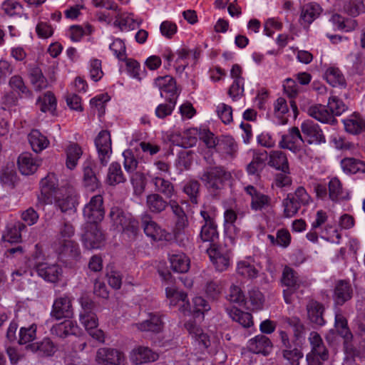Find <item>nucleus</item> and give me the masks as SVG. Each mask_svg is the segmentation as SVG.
<instances>
[{"instance_id":"nucleus-4","label":"nucleus","mask_w":365,"mask_h":365,"mask_svg":"<svg viewBox=\"0 0 365 365\" xmlns=\"http://www.w3.org/2000/svg\"><path fill=\"white\" fill-rule=\"evenodd\" d=\"M53 200L55 206L62 212L71 214L76 212L78 199L72 187H61Z\"/></svg>"},{"instance_id":"nucleus-51","label":"nucleus","mask_w":365,"mask_h":365,"mask_svg":"<svg viewBox=\"0 0 365 365\" xmlns=\"http://www.w3.org/2000/svg\"><path fill=\"white\" fill-rule=\"evenodd\" d=\"M36 325L31 324L29 327H21L19 331V343L25 344L32 341L36 338Z\"/></svg>"},{"instance_id":"nucleus-20","label":"nucleus","mask_w":365,"mask_h":365,"mask_svg":"<svg viewBox=\"0 0 365 365\" xmlns=\"http://www.w3.org/2000/svg\"><path fill=\"white\" fill-rule=\"evenodd\" d=\"M159 193H150L146 197V207L150 213L160 214L164 212L170 203Z\"/></svg>"},{"instance_id":"nucleus-50","label":"nucleus","mask_w":365,"mask_h":365,"mask_svg":"<svg viewBox=\"0 0 365 365\" xmlns=\"http://www.w3.org/2000/svg\"><path fill=\"white\" fill-rule=\"evenodd\" d=\"M329 197L332 201H338L342 195V186L339 179L333 178L328 184Z\"/></svg>"},{"instance_id":"nucleus-15","label":"nucleus","mask_w":365,"mask_h":365,"mask_svg":"<svg viewBox=\"0 0 365 365\" xmlns=\"http://www.w3.org/2000/svg\"><path fill=\"white\" fill-rule=\"evenodd\" d=\"M307 318L314 328L324 326L326 321L324 318V305L315 300H310L307 304Z\"/></svg>"},{"instance_id":"nucleus-55","label":"nucleus","mask_w":365,"mask_h":365,"mask_svg":"<svg viewBox=\"0 0 365 365\" xmlns=\"http://www.w3.org/2000/svg\"><path fill=\"white\" fill-rule=\"evenodd\" d=\"M237 273L248 278H255L257 276L258 270L247 262H240L237 264Z\"/></svg>"},{"instance_id":"nucleus-23","label":"nucleus","mask_w":365,"mask_h":365,"mask_svg":"<svg viewBox=\"0 0 365 365\" xmlns=\"http://www.w3.org/2000/svg\"><path fill=\"white\" fill-rule=\"evenodd\" d=\"M248 349L255 354L268 355L272 349L269 339L264 335H258L249 341Z\"/></svg>"},{"instance_id":"nucleus-39","label":"nucleus","mask_w":365,"mask_h":365,"mask_svg":"<svg viewBox=\"0 0 365 365\" xmlns=\"http://www.w3.org/2000/svg\"><path fill=\"white\" fill-rule=\"evenodd\" d=\"M322 9L319 4L309 3L302 7L300 19L307 24H310L320 14Z\"/></svg>"},{"instance_id":"nucleus-10","label":"nucleus","mask_w":365,"mask_h":365,"mask_svg":"<svg viewBox=\"0 0 365 365\" xmlns=\"http://www.w3.org/2000/svg\"><path fill=\"white\" fill-rule=\"evenodd\" d=\"M34 269L40 277L51 283L58 282L62 274L61 267L56 263L38 262Z\"/></svg>"},{"instance_id":"nucleus-21","label":"nucleus","mask_w":365,"mask_h":365,"mask_svg":"<svg viewBox=\"0 0 365 365\" xmlns=\"http://www.w3.org/2000/svg\"><path fill=\"white\" fill-rule=\"evenodd\" d=\"M152 183L154 185L155 193H159L165 199H171L176 195V190L173 183L169 180L162 177H154L152 179Z\"/></svg>"},{"instance_id":"nucleus-48","label":"nucleus","mask_w":365,"mask_h":365,"mask_svg":"<svg viewBox=\"0 0 365 365\" xmlns=\"http://www.w3.org/2000/svg\"><path fill=\"white\" fill-rule=\"evenodd\" d=\"M41 110L43 112H50L52 115H55L56 110V99L53 93L48 91L45 93L41 99Z\"/></svg>"},{"instance_id":"nucleus-38","label":"nucleus","mask_w":365,"mask_h":365,"mask_svg":"<svg viewBox=\"0 0 365 365\" xmlns=\"http://www.w3.org/2000/svg\"><path fill=\"white\" fill-rule=\"evenodd\" d=\"M126 180L120 165L118 163H113L110 165L106 178V182L110 185H115Z\"/></svg>"},{"instance_id":"nucleus-31","label":"nucleus","mask_w":365,"mask_h":365,"mask_svg":"<svg viewBox=\"0 0 365 365\" xmlns=\"http://www.w3.org/2000/svg\"><path fill=\"white\" fill-rule=\"evenodd\" d=\"M268 165L278 170L289 173V163L287 155L281 150H274L269 154Z\"/></svg>"},{"instance_id":"nucleus-18","label":"nucleus","mask_w":365,"mask_h":365,"mask_svg":"<svg viewBox=\"0 0 365 365\" xmlns=\"http://www.w3.org/2000/svg\"><path fill=\"white\" fill-rule=\"evenodd\" d=\"M300 142H303V139L299 130L297 127H293L289 130L288 134L282 135L279 146L296 153L300 150Z\"/></svg>"},{"instance_id":"nucleus-64","label":"nucleus","mask_w":365,"mask_h":365,"mask_svg":"<svg viewBox=\"0 0 365 365\" xmlns=\"http://www.w3.org/2000/svg\"><path fill=\"white\" fill-rule=\"evenodd\" d=\"M131 183L135 191L142 192L146 185V178L143 173L135 172L130 177Z\"/></svg>"},{"instance_id":"nucleus-26","label":"nucleus","mask_w":365,"mask_h":365,"mask_svg":"<svg viewBox=\"0 0 365 365\" xmlns=\"http://www.w3.org/2000/svg\"><path fill=\"white\" fill-rule=\"evenodd\" d=\"M51 331L52 334L64 339L69 335L76 334L78 332V326L71 320H65L63 322L53 325Z\"/></svg>"},{"instance_id":"nucleus-59","label":"nucleus","mask_w":365,"mask_h":365,"mask_svg":"<svg viewBox=\"0 0 365 365\" xmlns=\"http://www.w3.org/2000/svg\"><path fill=\"white\" fill-rule=\"evenodd\" d=\"M2 9L7 15L13 16L19 14L18 11L22 10L23 6L16 0H6L2 4Z\"/></svg>"},{"instance_id":"nucleus-47","label":"nucleus","mask_w":365,"mask_h":365,"mask_svg":"<svg viewBox=\"0 0 365 365\" xmlns=\"http://www.w3.org/2000/svg\"><path fill=\"white\" fill-rule=\"evenodd\" d=\"M200 185L197 180H190L183 187V192L190 197L192 203L197 204Z\"/></svg>"},{"instance_id":"nucleus-57","label":"nucleus","mask_w":365,"mask_h":365,"mask_svg":"<svg viewBox=\"0 0 365 365\" xmlns=\"http://www.w3.org/2000/svg\"><path fill=\"white\" fill-rule=\"evenodd\" d=\"M121 230L125 235L128 236L130 240H135L139 233L138 221L132 217L131 220L126 224V225L123 227Z\"/></svg>"},{"instance_id":"nucleus-58","label":"nucleus","mask_w":365,"mask_h":365,"mask_svg":"<svg viewBox=\"0 0 365 365\" xmlns=\"http://www.w3.org/2000/svg\"><path fill=\"white\" fill-rule=\"evenodd\" d=\"M227 299L231 302L237 303L239 304H245V296L241 289L236 286L232 285L230 288Z\"/></svg>"},{"instance_id":"nucleus-54","label":"nucleus","mask_w":365,"mask_h":365,"mask_svg":"<svg viewBox=\"0 0 365 365\" xmlns=\"http://www.w3.org/2000/svg\"><path fill=\"white\" fill-rule=\"evenodd\" d=\"M176 101L174 98H169L168 103L160 104L155 109V115L159 118H165L167 116L171 115L175 106Z\"/></svg>"},{"instance_id":"nucleus-63","label":"nucleus","mask_w":365,"mask_h":365,"mask_svg":"<svg viewBox=\"0 0 365 365\" xmlns=\"http://www.w3.org/2000/svg\"><path fill=\"white\" fill-rule=\"evenodd\" d=\"M249 302L252 309H260L264 302L263 295L258 289H252L249 292Z\"/></svg>"},{"instance_id":"nucleus-11","label":"nucleus","mask_w":365,"mask_h":365,"mask_svg":"<svg viewBox=\"0 0 365 365\" xmlns=\"http://www.w3.org/2000/svg\"><path fill=\"white\" fill-rule=\"evenodd\" d=\"M95 145L101 163L103 166L106 165L112 153L110 133L108 130H101L95 140Z\"/></svg>"},{"instance_id":"nucleus-42","label":"nucleus","mask_w":365,"mask_h":365,"mask_svg":"<svg viewBox=\"0 0 365 365\" xmlns=\"http://www.w3.org/2000/svg\"><path fill=\"white\" fill-rule=\"evenodd\" d=\"M158 359V355L148 347L139 346L135 349V361L136 364H143L155 361Z\"/></svg>"},{"instance_id":"nucleus-49","label":"nucleus","mask_w":365,"mask_h":365,"mask_svg":"<svg viewBox=\"0 0 365 365\" xmlns=\"http://www.w3.org/2000/svg\"><path fill=\"white\" fill-rule=\"evenodd\" d=\"M285 322L292 327L294 336L296 340L303 337L305 334V326L299 317H288L285 319Z\"/></svg>"},{"instance_id":"nucleus-61","label":"nucleus","mask_w":365,"mask_h":365,"mask_svg":"<svg viewBox=\"0 0 365 365\" xmlns=\"http://www.w3.org/2000/svg\"><path fill=\"white\" fill-rule=\"evenodd\" d=\"M80 321L87 330L97 328L98 324V318L94 312L80 314Z\"/></svg>"},{"instance_id":"nucleus-40","label":"nucleus","mask_w":365,"mask_h":365,"mask_svg":"<svg viewBox=\"0 0 365 365\" xmlns=\"http://www.w3.org/2000/svg\"><path fill=\"white\" fill-rule=\"evenodd\" d=\"M226 311L234 321L237 322L243 327H250L252 325V317L250 313L244 312L235 307L226 308Z\"/></svg>"},{"instance_id":"nucleus-1","label":"nucleus","mask_w":365,"mask_h":365,"mask_svg":"<svg viewBox=\"0 0 365 365\" xmlns=\"http://www.w3.org/2000/svg\"><path fill=\"white\" fill-rule=\"evenodd\" d=\"M308 341L310 351L306 355L307 365H324L330 354L320 334L314 331L309 333Z\"/></svg>"},{"instance_id":"nucleus-37","label":"nucleus","mask_w":365,"mask_h":365,"mask_svg":"<svg viewBox=\"0 0 365 365\" xmlns=\"http://www.w3.org/2000/svg\"><path fill=\"white\" fill-rule=\"evenodd\" d=\"M343 170L349 174L365 173V162L354 158H346L341 161Z\"/></svg>"},{"instance_id":"nucleus-16","label":"nucleus","mask_w":365,"mask_h":365,"mask_svg":"<svg viewBox=\"0 0 365 365\" xmlns=\"http://www.w3.org/2000/svg\"><path fill=\"white\" fill-rule=\"evenodd\" d=\"M166 296L169 299L170 306L178 307L179 310L186 314L190 312V305L185 292L178 291L173 287L166 288Z\"/></svg>"},{"instance_id":"nucleus-24","label":"nucleus","mask_w":365,"mask_h":365,"mask_svg":"<svg viewBox=\"0 0 365 365\" xmlns=\"http://www.w3.org/2000/svg\"><path fill=\"white\" fill-rule=\"evenodd\" d=\"M302 131L308 138L309 143H325V137L319 126L312 121H307L302 124Z\"/></svg>"},{"instance_id":"nucleus-52","label":"nucleus","mask_w":365,"mask_h":365,"mask_svg":"<svg viewBox=\"0 0 365 365\" xmlns=\"http://www.w3.org/2000/svg\"><path fill=\"white\" fill-rule=\"evenodd\" d=\"M61 254L71 258L76 259L80 255V250L78 245L72 241L65 240L61 247Z\"/></svg>"},{"instance_id":"nucleus-62","label":"nucleus","mask_w":365,"mask_h":365,"mask_svg":"<svg viewBox=\"0 0 365 365\" xmlns=\"http://www.w3.org/2000/svg\"><path fill=\"white\" fill-rule=\"evenodd\" d=\"M21 218L29 226L36 224L39 218L38 212L31 207L21 213Z\"/></svg>"},{"instance_id":"nucleus-60","label":"nucleus","mask_w":365,"mask_h":365,"mask_svg":"<svg viewBox=\"0 0 365 365\" xmlns=\"http://www.w3.org/2000/svg\"><path fill=\"white\" fill-rule=\"evenodd\" d=\"M219 118L225 124H228L232 120V110L231 106L225 103H220L217 108Z\"/></svg>"},{"instance_id":"nucleus-12","label":"nucleus","mask_w":365,"mask_h":365,"mask_svg":"<svg viewBox=\"0 0 365 365\" xmlns=\"http://www.w3.org/2000/svg\"><path fill=\"white\" fill-rule=\"evenodd\" d=\"M73 309L71 299L67 295L58 297L55 299L51 316L56 319L71 318L73 317Z\"/></svg>"},{"instance_id":"nucleus-36","label":"nucleus","mask_w":365,"mask_h":365,"mask_svg":"<svg viewBox=\"0 0 365 365\" xmlns=\"http://www.w3.org/2000/svg\"><path fill=\"white\" fill-rule=\"evenodd\" d=\"M66 167L70 169H74L78 163V160L83 154L81 148L75 143H71L66 148Z\"/></svg>"},{"instance_id":"nucleus-53","label":"nucleus","mask_w":365,"mask_h":365,"mask_svg":"<svg viewBox=\"0 0 365 365\" xmlns=\"http://www.w3.org/2000/svg\"><path fill=\"white\" fill-rule=\"evenodd\" d=\"M344 9L349 15L352 16H356L365 10L361 0H351L344 5Z\"/></svg>"},{"instance_id":"nucleus-28","label":"nucleus","mask_w":365,"mask_h":365,"mask_svg":"<svg viewBox=\"0 0 365 365\" xmlns=\"http://www.w3.org/2000/svg\"><path fill=\"white\" fill-rule=\"evenodd\" d=\"M28 350L33 352H38L41 356H51L56 351V346L53 341L45 338L40 342L30 344L26 346Z\"/></svg>"},{"instance_id":"nucleus-5","label":"nucleus","mask_w":365,"mask_h":365,"mask_svg":"<svg viewBox=\"0 0 365 365\" xmlns=\"http://www.w3.org/2000/svg\"><path fill=\"white\" fill-rule=\"evenodd\" d=\"M207 252L217 270L223 272L229 267L231 251L226 246L212 243Z\"/></svg>"},{"instance_id":"nucleus-46","label":"nucleus","mask_w":365,"mask_h":365,"mask_svg":"<svg viewBox=\"0 0 365 365\" xmlns=\"http://www.w3.org/2000/svg\"><path fill=\"white\" fill-rule=\"evenodd\" d=\"M327 107L333 117L341 115L347 109L345 103L336 96H331L329 98Z\"/></svg>"},{"instance_id":"nucleus-14","label":"nucleus","mask_w":365,"mask_h":365,"mask_svg":"<svg viewBox=\"0 0 365 365\" xmlns=\"http://www.w3.org/2000/svg\"><path fill=\"white\" fill-rule=\"evenodd\" d=\"M96 360L102 365H120L124 355L117 349L103 347L97 351Z\"/></svg>"},{"instance_id":"nucleus-19","label":"nucleus","mask_w":365,"mask_h":365,"mask_svg":"<svg viewBox=\"0 0 365 365\" xmlns=\"http://www.w3.org/2000/svg\"><path fill=\"white\" fill-rule=\"evenodd\" d=\"M353 296V289L346 280H339L336 282L333 298L337 305H343L350 300Z\"/></svg>"},{"instance_id":"nucleus-43","label":"nucleus","mask_w":365,"mask_h":365,"mask_svg":"<svg viewBox=\"0 0 365 365\" xmlns=\"http://www.w3.org/2000/svg\"><path fill=\"white\" fill-rule=\"evenodd\" d=\"M199 237L204 242L214 243L219 237L217 224L202 225Z\"/></svg>"},{"instance_id":"nucleus-56","label":"nucleus","mask_w":365,"mask_h":365,"mask_svg":"<svg viewBox=\"0 0 365 365\" xmlns=\"http://www.w3.org/2000/svg\"><path fill=\"white\" fill-rule=\"evenodd\" d=\"M193 308L195 317L204 315V314L210 310L211 307L209 303L202 297H195L193 299Z\"/></svg>"},{"instance_id":"nucleus-33","label":"nucleus","mask_w":365,"mask_h":365,"mask_svg":"<svg viewBox=\"0 0 365 365\" xmlns=\"http://www.w3.org/2000/svg\"><path fill=\"white\" fill-rule=\"evenodd\" d=\"M29 76L36 91H41L48 86L47 79L38 66H34L31 67L29 71Z\"/></svg>"},{"instance_id":"nucleus-8","label":"nucleus","mask_w":365,"mask_h":365,"mask_svg":"<svg viewBox=\"0 0 365 365\" xmlns=\"http://www.w3.org/2000/svg\"><path fill=\"white\" fill-rule=\"evenodd\" d=\"M104 215L105 210L102 195L93 196L83 208V216L88 220V222L98 223L103 219Z\"/></svg>"},{"instance_id":"nucleus-30","label":"nucleus","mask_w":365,"mask_h":365,"mask_svg":"<svg viewBox=\"0 0 365 365\" xmlns=\"http://www.w3.org/2000/svg\"><path fill=\"white\" fill-rule=\"evenodd\" d=\"M109 217L112 221L113 226L116 229L121 230L123 227L131 220L133 216L130 213L124 212L118 207H113L110 209Z\"/></svg>"},{"instance_id":"nucleus-41","label":"nucleus","mask_w":365,"mask_h":365,"mask_svg":"<svg viewBox=\"0 0 365 365\" xmlns=\"http://www.w3.org/2000/svg\"><path fill=\"white\" fill-rule=\"evenodd\" d=\"M83 185L91 191L98 189L101 184L89 163L83 168Z\"/></svg>"},{"instance_id":"nucleus-32","label":"nucleus","mask_w":365,"mask_h":365,"mask_svg":"<svg viewBox=\"0 0 365 365\" xmlns=\"http://www.w3.org/2000/svg\"><path fill=\"white\" fill-rule=\"evenodd\" d=\"M29 143L36 153H40L49 145L47 138L38 130H32L28 136Z\"/></svg>"},{"instance_id":"nucleus-35","label":"nucleus","mask_w":365,"mask_h":365,"mask_svg":"<svg viewBox=\"0 0 365 365\" xmlns=\"http://www.w3.org/2000/svg\"><path fill=\"white\" fill-rule=\"evenodd\" d=\"M18 166L20 172L25 175L34 173L38 165L29 153H23L18 158Z\"/></svg>"},{"instance_id":"nucleus-6","label":"nucleus","mask_w":365,"mask_h":365,"mask_svg":"<svg viewBox=\"0 0 365 365\" xmlns=\"http://www.w3.org/2000/svg\"><path fill=\"white\" fill-rule=\"evenodd\" d=\"M141 226L145 234L155 241L168 240L170 234L162 229L158 224L153 220V217L148 212H144L140 217Z\"/></svg>"},{"instance_id":"nucleus-44","label":"nucleus","mask_w":365,"mask_h":365,"mask_svg":"<svg viewBox=\"0 0 365 365\" xmlns=\"http://www.w3.org/2000/svg\"><path fill=\"white\" fill-rule=\"evenodd\" d=\"M284 207V215L286 217H294L300 209L301 206L298 202H296L295 197L292 196V193H289L287 197L282 201Z\"/></svg>"},{"instance_id":"nucleus-29","label":"nucleus","mask_w":365,"mask_h":365,"mask_svg":"<svg viewBox=\"0 0 365 365\" xmlns=\"http://www.w3.org/2000/svg\"><path fill=\"white\" fill-rule=\"evenodd\" d=\"M346 131L351 134H359L365 130V120L358 114H353L343 120Z\"/></svg>"},{"instance_id":"nucleus-22","label":"nucleus","mask_w":365,"mask_h":365,"mask_svg":"<svg viewBox=\"0 0 365 365\" xmlns=\"http://www.w3.org/2000/svg\"><path fill=\"white\" fill-rule=\"evenodd\" d=\"M136 326L142 331L159 333L162 331L164 323L160 313H149L148 318L141 323L137 324Z\"/></svg>"},{"instance_id":"nucleus-3","label":"nucleus","mask_w":365,"mask_h":365,"mask_svg":"<svg viewBox=\"0 0 365 365\" xmlns=\"http://www.w3.org/2000/svg\"><path fill=\"white\" fill-rule=\"evenodd\" d=\"M41 193L38 195L36 206L52 204L55 195L61 187H58V179L55 174H48L40 182Z\"/></svg>"},{"instance_id":"nucleus-27","label":"nucleus","mask_w":365,"mask_h":365,"mask_svg":"<svg viewBox=\"0 0 365 365\" xmlns=\"http://www.w3.org/2000/svg\"><path fill=\"white\" fill-rule=\"evenodd\" d=\"M172 269L178 273H185L190 269V259L185 254L179 252L169 255Z\"/></svg>"},{"instance_id":"nucleus-34","label":"nucleus","mask_w":365,"mask_h":365,"mask_svg":"<svg viewBox=\"0 0 365 365\" xmlns=\"http://www.w3.org/2000/svg\"><path fill=\"white\" fill-rule=\"evenodd\" d=\"M324 78L327 83L334 87H345L346 86L344 76L339 68L334 66L329 67L324 73Z\"/></svg>"},{"instance_id":"nucleus-13","label":"nucleus","mask_w":365,"mask_h":365,"mask_svg":"<svg viewBox=\"0 0 365 365\" xmlns=\"http://www.w3.org/2000/svg\"><path fill=\"white\" fill-rule=\"evenodd\" d=\"M200 139L209 148L217 147V150H220L222 148H225V147L222 148V145L227 146L226 151L227 153H231L235 151L237 148V145L234 142L233 138L230 137H226L221 141H219L217 140V138H215L214 134L209 130H204L200 134Z\"/></svg>"},{"instance_id":"nucleus-17","label":"nucleus","mask_w":365,"mask_h":365,"mask_svg":"<svg viewBox=\"0 0 365 365\" xmlns=\"http://www.w3.org/2000/svg\"><path fill=\"white\" fill-rule=\"evenodd\" d=\"M335 329L337 334L341 336L344 339V349L348 350L352 349L351 341L353 339V334L348 327L346 319L340 313H336L335 315Z\"/></svg>"},{"instance_id":"nucleus-2","label":"nucleus","mask_w":365,"mask_h":365,"mask_svg":"<svg viewBox=\"0 0 365 365\" xmlns=\"http://www.w3.org/2000/svg\"><path fill=\"white\" fill-rule=\"evenodd\" d=\"M231 178V174L222 167L210 168L200 177V180L209 192L216 195V191L222 189L227 182Z\"/></svg>"},{"instance_id":"nucleus-7","label":"nucleus","mask_w":365,"mask_h":365,"mask_svg":"<svg viewBox=\"0 0 365 365\" xmlns=\"http://www.w3.org/2000/svg\"><path fill=\"white\" fill-rule=\"evenodd\" d=\"M105 240L98 223L88 222L85 226V232L82 235L84 246L89 250L100 248Z\"/></svg>"},{"instance_id":"nucleus-25","label":"nucleus","mask_w":365,"mask_h":365,"mask_svg":"<svg viewBox=\"0 0 365 365\" xmlns=\"http://www.w3.org/2000/svg\"><path fill=\"white\" fill-rule=\"evenodd\" d=\"M308 113L310 116L322 123L331 125L336 123V120L324 105L317 104L311 106L308 109Z\"/></svg>"},{"instance_id":"nucleus-9","label":"nucleus","mask_w":365,"mask_h":365,"mask_svg":"<svg viewBox=\"0 0 365 365\" xmlns=\"http://www.w3.org/2000/svg\"><path fill=\"white\" fill-rule=\"evenodd\" d=\"M282 283L287 287L283 292L284 301L287 304H291L292 294L301 287L302 282L299 279L294 269L286 267L282 272Z\"/></svg>"},{"instance_id":"nucleus-45","label":"nucleus","mask_w":365,"mask_h":365,"mask_svg":"<svg viewBox=\"0 0 365 365\" xmlns=\"http://www.w3.org/2000/svg\"><path fill=\"white\" fill-rule=\"evenodd\" d=\"M282 354L288 365H299V360L303 358L302 351L298 348L282 349Z\"/></svg>"}]
</instances>
